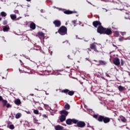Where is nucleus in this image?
Instances as JSON below:
<instances>
[{"instance_id":"nucleus-1","label":"nucleus","mask_w":130,"mask_h":130,"mask_svg":"<svg viewBox=\"0 0 130 130\" xmlns=\"http://www.w3.org/2000/svg\"><path fill=\"white\" fill-rule=\"evenodd\" d=\"M93 26L95 27V28H97V32L98 33H99L100 34H104V31L105 30V28L102 26L101 25V22L99 21H93L92 23Z\"/></svg>"},{"instance_id":"nucleus-2","label":"nucleus","mask_w":130,"mask_h":130,"mask_svg":"<svg viewBox=\"0 0 130 130\" xmlns=\"http://www.w3.org/2000/svg\"><path fill=\"white\" fill-rule=\"evenodd\" d=\"M61 116H60L59 119L61 122H63L66 120L69 112L66 110H62L60 111Z\"/></svg>"},{"instance_id":"nucleus-3","label":"nucleus","mask_w":130,"mask_h":130,"mask_svg":"<svg viewBox=\"0 0 130 130\" xmlns=\"http://www.w3.org/2000/svg\"><path fill=\"white\" fill-rule=\"evenodd\" d=\"M113 2L114 3V4H116V7L120 8H116L115 9V10H119V11H122V10H123V5H122V2H120V1L113 0Z\"/></svg>"},{"instance_id":"nucleus-4","label":"nucleus","mask_w":130,"mask_h":130,"mask_svg":"<svg viewBox=\"0 0 130 130\" xmlns=\"http://www.w3.org/2000/svg\"><path fill=\"white\" fill-rule=\"evenodd\" d=\"M67 32L68 29L64 26H61L58 30V33H59L60 35L62 36L66 35V34H68Z\"/></svg>"},{"instance_id":"nucleus-5","label":"nucleus","mask_w":130,"mask_h":130,"mask_svg":"<svg viewBox=\"0 0 130 130\" xmlns=\"http://www.w3.org/2000/svg\"><path fill=\"white\" fill-rule=\"evenodd\" d=\"M74 123H77L78 127H81V128L84 127V126L86 125L85 122L82 121H79V120L77 119L74 120Z\"/></svg>"},{"instance_id":"nucleus-6","label":"nucleus","mask_w":130,"mask_h":130,"mask_svg":"<svg viewBox=\"0 0 130 130\" xmlns=\"http://www.w3.org/2000/svg\"><path fill=\"white\" fill-rule=\"evenodd\" d=\"M62 92L63 93H65V94H67L68 93V95L70 96H73L74 94H75V91H70L69 89H66L62 90Z\"/></svg>"},{"instance_id":"nucleus-7","label":"nucleus","mask_w":130,"mask_h":130,"mask_svg":"<svg viewBox=\"0 0 130 130\" xmlns=\"http://www.w3.org/2000/svg\"><path fill=\"white\" fill-rule=\"evenodd\" d=\"M104 34H106V35H111V34H112V30H111V28H105Z\"/></svg>"},{"instance_id":"nucleus-8","label":"nucleus","mask_w":130,"mask_h":130,"mask_svg":"<svg viewBox=\"0 0 130 130\" xmlns=\"http://www.w3.org/2000/svg\"><path fill=\"white\" fill-rule=\"evenodd\" d=\"M113 62L114 64H115V66H119L120 64V61L119 60V58H114Z\"/></svg>"},{"instance_id":"nucleus-9","label":"nucleus","mask_w":130,"mask_h":130,"mask_svg":"<svg viewBox=\"0 0 130 130\" xmlns=\"http://www.w3.org/2000/svg\"><path fill=\"white\" fill-rule=\"evenodd\" d=\"M53 24L55 25V27H60L61 25V22L59 20H55L53 21Z\"/></svg>"},{"instance_id":"nucleus-10","label":"nucleus","mask_w":130,"mask_h":130,"mask_svg":"<svg viewBox=\"0 0 130 130\" xmlns=\"http://www.w3.org/2000/svg\"><path fill=\"white\" fill-rule=\"evenodd\" d=\"M74 120H76V119H68L66 120V123L67 124H68V125H71L72 122L74 123Z\"/></svg>"},{"instance_id":"nucleus-11","label":"nucleus","mask_w":130,"mask_h":130,"mask_svg":"<svg viewBox=\"0 0 130 130\" xmlns=\"http://www.w3.org/2000/svg\"><path fill=\"white\" fill-rule=\"evenodd\" d=\"M64 14H66V15H71L72 14L74 13H77L76 11H72L70 10H66L65 11H63Z\"/></svg>"},{"instance_id":"nucleus-12","label":"nucleus","mask_w":130,"mask_h":130,"mask_svg":"<svg viewBox=\"0 0 130 130\" xmlns=\"http://www.w3.org/2000/svg\"><path fill=\"white\" fill-rule=\"evenodd\" d=\"M90 48L91 49H93L94 51L98 52V50H97V47H96V45L95 44H92L91 45H90Z\"/></svg>"},{"instance_id":"nucleus-13","label":"nucleus","mask_w":130,"mask_h":130,"mask_svg":"<svg viewBox=\"0 0 130 130\" xmlns=\"http://www.w3.org/2000/svg\"><path fill=\"white\" fill-rule=\"evenodd\" d=\"M104 123H108L110 121V119L107 117H104L103 121Z\"/></svg>"},{"instance_id":"nucleus-14","label":"nucleus","mask_w":130,"mask_h":130,"mask_svg":"<svg viewBox=\"0 0 130 130\" xmlns=\"http://www.w3.org/2000/svg\"><path fill=\"white\" fill-rule=\"evenodd\" d=\"M104 117H105L104 116H102V115L99 116V117L98 118V121H99L100 122H102V121H103L104 119Z\"/></svg>"},{"instance_id":"nucleus-15","label":"nucleus","mask_w":130,"mask_h":130,"mask_svg":"<svg viewBox=\"0 0 130 130\" xmlns=\"http://www.w3.org/2000/svg\"><path fill=\"white\" fill-rule=\"evenodd\" d=\"M55 130H62L63 129V127L62 126H60V125H57L55 126Z\"/></svg>"},{"instance_id":"nucleus-16","label":"nucleus","mask_w":130,"mask_h":130,"mask_svg":"<svg viewBox=\"0 0 130 130\" xmlns=\"http://www.w3.org/2000/svg\"><path fill=\"white\" fill-rule=\"evenodd\" d=\"M9 30H10V26H4L3 27L4 32H9Z\"/></svg>"},{"instance_id":"nucleus-17","label":"nucleus","mask_w":130,"mask_h":130,"mask_svg":"<svg viewBox=\"0 0 130 130\" xmlns=\"http://www.w3.org/2000/svg\"><path fill=\"white\" fill-rule=\"evenodd\" d=\"M30 29H32V30H35V28H36V25L34 22H32L30 24Z\"/></svg>"},{"instance_id":"nucleus-18","label":"nucleus","mask_w":130,"mask_h":130,"mask_svg":"<svg viewBox=\"0 0 130 130\" xmlns=\"http://www.w3.org/2000/svg\"><path fill=\"white\" fill-rule=\"evenodd\" d=\"M38 35L39 36H41V37H43V38H45V34L42 31H39L38 32Z\"/></svg>"},{"instance_id":"nucleus-19","label":"nucleus","mask_w":130,"mask_h":130,"mask_svg":"<svg viewBox=\"0 0 130 130\" xmlns=\"http://www.w3.org/2000/svg\"><path fill=\"white\" fill-rule=\"evenodd\" d=\"M118 89L119 90V91H120V92H122V91H124V87L120 85L118 87Z\"/></svg>"},{"instance_id":"nucleus-20","label":"nucleus","mask_w":130,"mask_h":130,"mask_svg":"<svg viewBox=\"0 0 130 130\" xmlns=\"http://www.w3.org/2000/svg\"><path fill=\"white\" fill-rule=\"evenodd\" d=\"M21 116H22V114L21 113H18L16 114L15 118H16V119H19V118H20Z\"/></svg>"},{"instance_id":"nucleus-21","label":"nucleus","mask_w":130,"mask_h":130,"mask_svg":"<svg viewBox=\"0 0 130 130\" xmlns=\"http://www.w3.org/2000/svg\"><path fill=\"white\" fill-rule=\"evenodd\" d=\"M14 102L16 105H20V104H21V100H20V99L15 100Z\"/></svg>"},{"instance_id":"nucleus-22","label":"nucleus","mask_w":130,"mask_h":130,"mask_svg":"<svg viewBox=\"0 0 130 130\" xmlns=\"http://www.w3.org/2000/svg\"><path fill=\"white\" fill-rule=\"evenodd\" d=\"M114 36L115 37H118V36H119V31H114Z\"/></svg>"},{"instance_id":"nucleus-23","label":"nucleus","mask_w":130,"mask_h":130,"mask_svg":"<svg viewBox=\"0 0 130 130\" xmlns=\"http://www.w3.org/2000/svg\"><path fill=\"white\" fill-rule=\"evenodd\" d=\"M10 18L12 19V20H15V19L17 18V15L15 14H11Z\"/></svg>"},{"instance_id":"nucleus-24","label":"nucleus","mask_w":130,"mask_h":130,"mask_svg":"<svg viewBox=\"0 0 130 130\" xmlns=\"http://www.w3.org/2000/svg\"><path fill=\"white\" fill-rule=\"evenodd\" d=\"M99 62L100 63V64H101L102 66H105V64H106V62L102 60H99Z\"/></svg>"},{"instance_id":"nucleus-25","label":"nucleus","mask_w":130,"mask_h":130,"mask_svg":"<svg viewBox=\"0 0 130 130\" xmlns=\"http://www.w3.org/2000/svg\"><path fill=\"white\" fill-rule=\"evenodd\" d=\"M46 109H47V110H48V111H49L50 112V113H53V110L52 109H51V108L50 107H49L48 108H46Z\"/></svg>"},{"instance_id":"nucleus-26","label":"nucleus","mask_w":130,"mask_h":130,"mask_svg":"<svg viewBox=\"0 0 130 130\" xmlns=\"http://www.w3.org/2000/svg\"><path fill=\"white\" fill-rule=\"evenodd\" d=\"M64 108H65V109L69 110V109H70V105H69L68 104H66V105L64 106Z\"/></svg>"},{"instance_id":"nucleus-27","label":"nucleus","mask_w":130,"mask_h":130,"mask_svg":"<svg viewBox=\"0 0 130 130\" xmlns=\"http://www.w3.org/2000/svg\"><path fill=\"white\" fill-rule=\"evenodd\" d=\"M1 15L2 17H7V13L5 12H2Z\"/></svg>"},{"instance_id":"nucleus-28","label":"nucleus","mask_w":130,"mask_h":130,"mask_svg":"<svg viewBox=\"0 0 130 130\" xmlns=\"http://www.w3.org/2000/svg\"><path fill=\"white\" fill-rule=\"evenodd\" d=\"M121 121L122 122H126V119L125 118V117H122L121 118Z\"/></svg>"},{"instance_id":"nucleus-29","label":"nucleus","mask_w":130,"mask_h":130,"mask_svg":"<svg viewBox=\"0 0 130 130\" xmlns=\"http://www.w3.org/2000/svg\"><path fill=\"white\" fill-rule=\"evenodd\" d=\"M118 40L120 42H121L124 40V38L123 37L120 36Z\"/></svg>"},{"instance_id":"nucleus-30","label":"nucleus","mask_w":130,"mask_h":130,"mask_svg":"<svg viewBox=\"0 0 130 130\" xmlns=\"http://www.w3.org/2000/svg\"><path fill=\"white\" fill-rule=\"evenodd\" d=\"M9 127L10 129H14L15 128V126L13 124L9 125Z\"/></svg>"},{"instance_id":"nucleus-31","label":"nucleus","mask_w":130,"mask_h":130,"mask_svg":"<svg viewBox=\"0 0 130 130\" xmlns=\"http://www.w3.org/2000/svg\"><path fill=\"white\" fill-rule=\"evenodd\" d=\"M2 102L4 104V106H5L6 105L7 103H8V101L7 100H2Z\"/></svg>"},{"instance_id":"nucleus-32","label":"nucleus","mask_w":130,"mask_h":130,"mask_svg":"<svg viewBox=\"0 0 130 130\" xmlns=\"http://www.w3.org/2000/svg\"><path fill=\"white\" fill-rule=\"evenodd\" d=\"M98 116H99V115H98V114H94L93 115V117H94V118H95V119H98Z\"/></svg>"},{"instance_id":"nucleus-33","label":"nucleus","mask_w":130,"mask_h":130,"mask_svg":"<svg viewBox=\"0 0 130 130\" xmlns=\"http://www.w3.org/2000/svg\"><path fill=\"white\" fill-rule=\"evenodd\" d=\"M120 33L122 35V36H124V35H126V32L125 31H123V32L120 31Z\"/></svg>"},{"instance_id":"nucleus-34","label":"nucleus","mask_w":130,"mask_h":130,"mask_svg":"<svg viewBox=\"0 0 130 130\" xmlns=\"http://www.w3.org/2000/svg\"><path fill=\"white\" fill-rule=\"evenodd\" d=\"M34 113L35 114H39V111H38V110H34Z\"/></svg>"},{"instance_id":"nucleus-35","label":"nucleus","mask_w":130,"mask_h":130,"mask_svg":"<svg viewBox=\"0 0 130 130\" xmlns=\"http://www.w3.org/2000/svg\"><path fill=\"white\" fill-rule=\"evenodd\" d=\"M124 63V61H123V60H122V59H121V66H123Z\"/></svg>"},{"instance_id":"nucleus-36","label":"nucleus","mask_w":130,"mask_h":130,"mask_svg":"<svg viewBox=\"0 0 130 130\" xmlns=\"http://www.w3.org/2000/svg\"><path fill=\"white\" fill-rule=\"evenodd\" d=\"M13 12H14L15 14H18V15H19V11H18V10H14V11H13Z\"/></svg>"},{"instance_id":"nucleus-37","label":"nucleus","mask_w":130,"mask_h":130,"mask_svg":"<svg viewBox=\"0 0 130 130\" xmlns=\"http://www.w3.org/2000/svg\"><path fill=\"white\" fill-rule=\"evenodd\" d=\"M8 24V21L7 20H4L3 22V25H7Z\"/></svg>"},{"instance_id":"nucleus-38","label":"nucleus","mask_w":130,"mask_h":130,"mask_svg":"<svg viewBox=\"0 0 130 130\" xmlns=\"http://www.w3.org/2000/svg\"><path fill=\"white\" fill-rule=\"evenodd\" d=\"M53 9H57L58 10H59V11H61V8H56V7L55 6H53Z\"/></svg>"},{"instance_id":"nucleus-39","label":"nucleus","mask_w":130,"mask_h":130,"mask_svg":"<svg viewBox=\"0 0 130 130\" xmlns=\"http://www.w3.org/2000/svg\"><path fill=\"white\" fill-rule=\"evenodd\" d=\"M44 106L46 108L49 107V106L47 104H44Z\"/></svg>"},{"instance_id":"nucleus-40","label":"nucleus","mask_w":130,"mask_h":130,"mask_svg":"<svg viewBox=\"0 0 130 130\" xmlns=\"http://www.w3.org/2000/svg\"><path fill=\"white\" fill-rule=\"evenodd\" d=\"M6 107L7 108H9V107H11V105H10V104H8L6 105Z\"/></svg>"},{"instance_id":"nucleus-41","label":"nucleus","mask_w":130,"mask_h":130,"mask_svg":"<svg viewBox=\"0 0 130 130\" xmlns=\"http://www.w3.org/2000/svg\"><path fill=\"white\" fill-rule=\"evenodd\" d=\"M25 112H26L27 114H31V113L30 112V111H25Z\"/></svg>"},{"instance_id":"nucleus-42","label":"nucleus","mask_w":130,"mask_h":130,"mask_svg":"<svg viewBox=\"0 0 130 130\" xmlns=\"http://www.w3.org/2000/svg\"><path fill=\"white\" fill-rule=\"evenodd\" d=\"M37 121H38V120L35 119V118L34 119V122L35 123H37Z\"/></svg>"},{"instance_id":"nucleus-43","label":"nucleus","mask_w":130,"mask_h":130,"mask_svg":"<svg viewBox=\"0 0 130 130\" xmlns=\"http://www.w3.org/2000/svg\"><path fill=\"white\" fill-rule=\"evenodd\" d=\"M124 40H130V38L128 37L125 38H124Z\"/></svg>"},{"instance_id":"nucleus-44","label":"nucleus","mask_w":130,"mask_h":130,"mask_svg":"<svg viewBox=\"0 0 130 130\" xmlns=\"http://www.w3.org/2000/svg\"><path fill=\"white\" fill-rule=\"evenodd\" d=\"M72 23H73V24H76V23H77V20L72 21Z\"/></svg>"},{"instance_id":"nucleus-45","label":"nucleus","mask_w":130,"mask_h":130,"mask_svg":"<svg viewBox=\"0 0 130 130\" xmlns=\"http://www.w3.org/2000/svg\"><path fill=\"white\" fill-rule=\"evenodd\" d=\"M106 76L107 77H108L109 78H110V76L109 75V74H107V73H106Z\"/></svg>"},{"instance_id":"nucleus-46","label":"nucleus","mask_w":130,"mask_h":130,"mask_svg":"<svg viewBox=\"0 0 130 130\" xmlns=\"http://www.w3.org/2000/svg\"><path fill=\"white\" fill-rule=\"evenodd\" d=\"M43 117H45V118H47V116H46V115H45V114L43 115Z\"/></svg>"},{"instance_id":"nucleus-47","label":"nucleus","mask_w":130,"mask_h":130,"mask_svg":"<svg viewBox=\"0 0 130 130\" xmlns=\"http://www.w3.org/2000/svg\"><path fill=\"white\" fill-rule=\"evenodd\" d=\"M3 96L0 95V101H3Z\"/></svg>"},{"instance_id":"nucleus-48","label":"nucleus","mask_w":130,"mask_h":130,"mask_svg":"<svg viewBox=\"0 0 130 130\" xmlns=\"http://www.w3.org/2000/svg\"><path fill=\"white\" fill-rule=\"evenodd\" d=\"M49 52L50 53V55H52V51H50V50H49Z\"/></svg>"},{"instance_id":"nucleus-49","label":"nucleus","mask_w":130,"mask_h":130,"mask_svg":"<svg viewBox=\"0 0 130 130\" xmlns=\"http://www.w3.org/2000/svg\"><path fill=\"white\" fill-rule=\"evenodd\" d=\"M76 39H82L80 38H78V35L76 36Z\"/></svg>"},{"instance_id":"nucleus-50","label":"nucleus","mask_w":130,"mask_h":130,"mask_svg":"<svg viewBox=\"0 0 130 130\" xmlns=\"http://www.w3.org/2000/svg\"><path fill=\"white\" fill-rule=\"evenodd\" d=\"M25 58H26L27 59H30V58H29V57L25 56Z\"/></svg>"},{"instance_id":"nucleus-51","label":"nucleus","mask_w":130,"mask_h":130,"mask_svg":"<svg viewBox=\"0 0 130 130\" xmlns=\"http://www.w3.org/2000/svg\"><path fill=\"white\" fill-rule=\"evenodd\" d=\"M113 46H114V47H116V48H117V47L116 46V45H114V44H113Z\"/></svg>"},{"instance_id":"nucleus-52","label":"nucleus","mask_w":130,"mask_h":130,"mask_svg":"<svg viewBox=\"0 0 130 130\" xmlns=\"http://www.w3.org/2000/svg\"><path fill=\"white\" fill-rule=\"evenodd\" d=\"M85 59L86 60H88V61H90V60L89 59V58H86Z\"/></svg>"},{"instance_id":"nucleus-53","label":"nucleus","mask_w":130,"mask_h":130,"mask_svg":"<svg viewBox=\"0 0 130 130\" xmlns=\"http://www.w3.org/2000/svg\"><path fill=\"white\" fill-rule=\"evenodd\" d=\"M41 13H43V10H41Z\"/></svg>"},{"instance_id":"nucleus-54","label":"nucleus","mask_w":130,"mask_h":130,"mask_svg":"<svg viewBox=\"0 0 130 130\" xmlns=\"http://www.w3.org/2000/svg\"><path fill=\"white\" fill-rule=\"evenodd\" d=\"M46 95H49V93L46 92Z\"/></svg>"},{"instance_id":"nucleus-55","label":"nucleus","mask_w":130,"mask_h":130,"mask_svg":"<svg viewBox=\"0 0 130 130\" xmlns=\"http://www.w3.org/2000/svg\"><path fill=\"white\" fill-rule=\"evenodd\" d=\"M103 10H106V12H107V10L105 8H103Z\"/></svg>"},{"instance_id":"nucleus-56","label":"nucleus","mask_w":130,"mask_h":130,"mask_svg":"<svg viewBox=\"0 0 130 130\" xmlns=\"http://www.w3.org/2000/svg\"><path fill=\"white\" fill-rule=\"evenodd\" d=\"M82 24V22L81 21H79V25H81Z\"/></svg>"},{"instance_id":"nucleus-57","label":"nucleus","mask_w":130,"mask_h":130,"mask_svg":"<svg viewBox=\"0 0 130 130\" xmlns=\"http://www.w3.org/2000/svg\"><path fill=\"white\" fill-rule=\"evenodd\" d=\"M26 2H31V0H26Z\"/></svg>"},{"instance_id":"nucleus-58","label":"nucleus","mask_w":130,"mask_h":130,"mask_svg":"<svg viewBox=\"0 0 130 130\" xmlns=\"http://www.w3.org/2000/svg\"><path fill=\"white\" fill-rule=\"evenodd\" d=\"M57 72H61V70H57Z\"/></svg>"},{"instance_id":"nucleus-59","label":"nucleus","mask_w":130,"mask_h":130,"mask_svg":"<svg viewBox=\"0 0 130 130\" xmlns=\"http://www.w3.org/2000/svg\"><path fill=\"white\" fill-rule=\"evenodd\" d=\"M14 56H17V54H15L14 55Z\"/></svg>"},{"instance_id":"nucleus-60","label":"nucleus","mask_w":130,"mask_h":130,"mask_svg":"<svg viewBox=\"0 0 130 130\" xmlns=\"http://www.w3.org/2000/svg\"><path fill=\"white\" fill-rule=\"evenodd\" d=\"M2 79H3V80H4V79H5V77H3Z\"/></svg>"},{"instance_id":"nucleus-61","label":"nucleus","mask_w":130,"mask_h":130,"mask_svg":"<svg viewBox=\"0 0 130 130\" xmlns=\"http://www.w3.org/2000/svg\"><path fill=\"white\" fill-rule=\"evenodd\" d=\"M81 26L82 27H84V24H82Z\"/></svg>"},{"instance_id":"nucleus-62","label":"nucleus","mask_w":130,"mask_h":130,"mask_svg":"<svg viewBox=\"0 0 130 130\" xmlns=\"http://www.w3.org/2000/svg\"><path fill=\"white\" fill-rule=\"evenodd\" d=\"M125 19H128V18H127V17H125Z\"/></svg>"},{"instance_id":"nucleus-63","label":"nucleus","mask_w":130,"mask_h":130,"mask_svg":"<svg viewBox=\"0 0 130 130\" xmlns=\"http://www.w3.org/2000/svg\"><path fill=\"white\" fill-rule=\"evenodd\" d=\"M66 25H68V22H66Z\"/></svg>"},{"instance_id":"nucleus-64","label":"nucleus","mask_w":130,"mask_h":130,"mask_svg":"<svg viewBox=\"0 0 130 130\" xmlns=\"http://www.w3.org/2000/svg\"><path fill=\"white\" fill-rule=\"evenodd\" d=\"M0 130H4V129H2V128H0Z\"/></svg>"}]
</instances>
